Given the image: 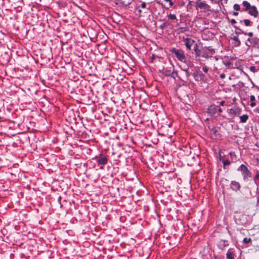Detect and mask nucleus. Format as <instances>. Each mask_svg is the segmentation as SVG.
Wrapping results in <instances>:
<instances>
[{
    "mask_svg": "<svg viewBox=\"0 0 259 259\" xmlns=\"http://www.w3.org/2000/svg\"><path fill=\"white\" fill-rule=\"evenodd\" d=\"M220 76L222 78H224L225 77V75L224 74H221Z\"/></svg>",
    "mask_w": 259,
    "mask_h": 259,
    "instance_id": "79ce46f5",
    "label": "nucleus"
},
{
    "mask_svg": "<svg viewBox=\"0 0 259 259\" xmlns=\"http://www.w3.org/2000/svg\"><path fill=\"white\" fill-rule=\"evenodd\" d=\"M108 162V158L106 156L100 154L99 157H97V162L98 165H104L107 164Z\"/></svg>",
    "mask_w": 259,
    "mask_h": 259,
    "instance_id": "6e6552de",
    "label": "nucleus"
},
{
    "mask_svg": "<svg viewBox=\"0 0 259 259\" xmlns=\"http://www.w3.org/2000/svg\"><path fill=\"white\" fill-rule=\"evenodd\" d=\"M170 51L172 54L175 55L178 60L182 62L187 63V58L183 50L176 48H172L170 49Z\"/></svg>",
    "mask_w": 259,
    "mask_h": 259,
    "instance_id": "f03ea898",
    "label": "nucleus"
},
{
    "mask_svg": "<svg viewBox=\"0 0 259 259\" xmlns=\"http://www.w3.org/2000/svg\"><path fill=\"white\" fill-rule=\"evenodd\" d=\"M241 111V109L239 108H236L235 109L231 108L229 109V113L230 114L237 116H239L240 115Z\"/></svg>",
    "mask_w": 259,
    "mask_h": 259,
    "instance_id": "f8f14e48",
    "label": "nucleus"
},
{
    "mask_svg": "<svg viewBox=\"0 0 259 259\" xmlns=\"http://www.w3.org/2000/svg\"><path fill=\"white\" fill-rule=\"evenodd\" d=\"M235 29V33L237 34H244V35H247V32L243 31L241 29L239 28V27H237V26H234Z\"/></svg>",
    "mask_w": 259,
    "mask_h": 259,
    "instance_id": "aec40b11",
    "label": "nucleus"
},
{
    "mask_svg": "<svg viewBox=\"0 0 259 259\" xmlns=\"http://www.w3.org/2000/svg\"><path fill=\"white\" fill-rule=\"evenodd\" d=\"M255 178L256 179H259V172L258 173H257L255 175Z\"/></svg>",
    "mask_w": 259,
    "mask_h": 259,
    "instance_id": "a19ab883",
    "label": "nucleus"
},
{
    "mask_svg": "<svg viewBox=\"0 0 259 259\" xmlns=\"http://www.w3.org/2000/svg\"><path fill=\"white\" fill-rule=\"evenodd\" d=\"M201 56L206 59H208L212 57V56L210 55V54L207 52V51L203 49L202 50V54Z\"/></svg>",
    "mask_w": 259,
    "mask_h": 259,
    "instance_id": "6ab92c4d",
    "label": "nucleus"
},
{
    "mask_svg": "<svg viewBox=\"0 0 259 259\" xmlns=\"http://www.w3.org/2000/svg\"><path fill=\"white\" fill-rule=\"evenodd\" d=\"M195 8L197 10L200 9L204 13L211 11L210 6L207 4L205 1L197 0Z\"/></svg>",
    "mask_w": 259,
    "mask_h": 259,
    "instance_id": "7ed1b4c3",
    "label": "nucleus"
},
{
    "mask_svg": "<svg viewBox=\"0 0 259 259\" xmlns=\"http://www.w3.org/2000/svg\"><path fill=\"white\" fill-rule=\"evenodd\" d=\"M191 64L192 63H191L190 61H189L188 63H187L188 66H190Z\"/></svg>",
    "mask_w": 259,
    "mask_h": 259,
    "instance_id": "37998d69",
    "label": "nucleus"
},
{
    "mask_svg": "<svg viewBox=\"0 0 259 259\" xmlns=\"http://www.w3.org/2000/svg\"><path fill=\"white\" fill-rule=\"evenodd\" d=\"M255 100V98L254 97V96L253 95H251L250 96V101L251 102V103L250 104V106L251 107H254L255 105H256V103L255 102H254Z\"/></svg>",
    "mask_w": 259,
    "mask_h": 259,
    "instance_id": "b1692460",
    "label": "nucleus"
},
{
    "mask_svg": "<svg viewBox=\"0 0 259 259\" xmlns=\"http://www.w3.org/2000/svg\"><path fill=\"white\" fill-rule=\"evenodd\" d=\"M203 49H205L207 51V52L210 54V55L212 56V55H213L215 54V50L213 48H212L211 47H205Z\"/></svg>",
    "mask_w": 259,
    "mask_h": 259,
    "instance_id": "412c9836",
    "label": "nucleus"
},
{
    "mask_svg": "<svg viewBox=\"0 0 259 259\" xmlns=\"http://www.w3.org/2000/svg\"><path fill=\"white\" fill-rule=\"evenodd\" d=\"M222 112V110L220 106H217V113H219L218 115H220V113Z\"/></svg>",
    "mask_w": 259,
    "mask_h": 259,
    "instance_id": "2f4dec72",
    "label": "nucleus"
},
{
    "mask_svg": "<svg viewBox=\"0 0 259 259\" xmlns=\"http://www.w3.org/2000/svg\"><path fill=\"white\" fill-rule=\"evenodd\" d=\"M133 0H119V4L122 6L127 7L132 2Z\"/></svg>",
    "mask_w": 259,
    "mask_h": 259,
    "instance_id": "a211bd4d",
    "label": "nucleus"
},
{
    "mask_svg": "<svg viewBox=\"0 0 259 259\" xmlns=\"http://www.w3.org/2000/svg\"><path fill=\"white\" fill-rule=\"evenodd\" d=\"M164 74L166 76H170L171 77L175 78L174 74H176L177 77H178V73L177 71H175L174 69L173 71L170 73L169 71L165 70L164 72Z\"/></svg>",
    "mask_w": 259,
    "mask_h": 259,
    "instance_id": "f3484780",
    "label": "nucleus"
},
{
    "mask_svg": "<svg viewBox=\"0 0 259 259\" xmlns=\"http://www.w3.org/2000/svg\"><path fill=\"white\" fill-rule=\"evenodd\" d=\"M238 171L241 172L243 176V179L244 181H246L248 178H251L252 175L251 172L248 169L246 166L244 164H241L238 168Z\"/></svg>",
    "mask_w": 259,
    "mask_h": 259,
    "instance_id": "20e7f679",
    "label": "nucleus"
},
{
    "mask_svg": "<svg viewBox=\"0 0 259 259\" xmlns=\"http://www.w3.org/2000/svg\"><path fill=\"white\" fill-rule=\"evenodd\" d=\"M230 22L232 25H234L236 23V21L234 19H232L231 20Z\"/></svg>",
    "mask_w": 259,
    "mask_h": 259,
    "instance_id": "4c0bfd02",
    "label": "nucleus"
},
{
    "mask_svg": "<svg viewBox=\"0 0 259 259\" xmlns=\"http://www.w3.org/2000/svg\"><path fill=\"white\" fill-rule=\"evenodd\" d=\"M220 160L222 161V162H223V163L224 164V167H225V166L226 165H229L230 164V161L229 160H228V159H227V160L223 159V158H222L221 156H220Z\"/></svg>",
    "mask_w": 259,
    "mask_h": 259,
    "instance_id": "a878e982",
    "label": "nucleus"
},
{
    "mask_svg": "<svg viewBox=\"0 0 259 259\" xmlns=\"http://www.w3.org/2000/svg\"><path fill=\"white\" fill-rule=\"evenodd\" d=\"M223 63L226 66H229L231 64V63L229 61H224Z\"/></svg>",
    "mask_w": 259,
    "mask_h": 259,
    "instance_id": "473e14b6",
    "label": "nucleus"
},
{
    "mask_svg": "<svg viewBox=\"0 0 259 259\" xmlns=\"http://www.w3.org/2000/svg\"><path fill=\"white\" fill-rule=\"evenodd\" d=\"M243 241L244 243L247 244V243H248L250 242L251 241V239L250 238H247V237H246V238H244L243 239Z\"/></svg>",
    "mask_w": 259,
    "mask_h": 259,
    "instance_id": "c85d7f7f",
    "label": "nucleus"
},
{
    "mask_svg": "<svg viewBox=\"0 0 259 259\" xmlns=\"http://www.w3.org/2000/svg\"><path fill=\"white\" fill-rule=\"evenodd\" d=\"M229 245V243L227 240H221L219 242V247L220 249L223 250L225 247Z\"/></svg>",
    "mask_w": 259,
    "mask_h": 259,
    "instance_id": "dca6fc26",
    "label": "nucleus"
},
{
    "mask_svg": "<svg viewBox=\"0 0 259 259\" xmlns=\"http://www.w3.org/2000/svg\"><path fill=\"white\" fill-rule=\"evenodd\" d=\"M207 112L210 115H214L217 113V106L214 104L210 105L207 110Z\"/></svg>",
    "mask_w": 259,
    "mask_h": 259,
    "instance_id": "9d476101",
    "label": "nucleus"
},
{
    "mask_svg": "<svg viewBox=\"0 0 259 259\" xmlns=\"http://www.w3.org/2000/svg\"><path fill=\"white\" fill-rule=\"evenodd\" d=\"M240 122L245 123L248 119V116L247 114H244L241 116H240Z\"/></svg>",
    "mask_w": 259,
    "mask_h": 259,
    "instance_id": "4be33fe9",
    "label": "nucleus"
},
{
    "mask_svg": "<svg viewBox=\"0 0 259 259\" xmlns=\"http://www.w3.org/2000/svg\"><path fill=\"white\" fill-rule=\"evenodd\" d=\"M138 12L139 13V16H140V14L142 13V10L140 9L138 10Z\"/></svg>",
    "mask_w": 259,
    "mask_h": 259,
    "instance_id": "c03bdc74",
    "label": "nucleus"
},
{
    "mask_svg": "<svg viewBox=\"0 0 259 259\" xmlns=\"http://www.w3.org/2000/svg\"><path fill=\"white\" fill-rule=\"evenodd\" d=\"M167 17L168 19L171 20H175L177 19V17L175 14H170L169 15H167Z\"/></svg>",
    "mask_w": 259,
    "mask_h": 259,
    "instance_id": "cd10ccee",
    "label": "nucleus"
},
{
    "mask_svg": "<svg viewBox=\"0 0 259 259\" xmlns=\"http://www.w3.org/2000/svg\"><path fill=\"white\" fill-rule=\"evenodd\" d=\"M225 103V101H222L220 103V105H221V106H224V104Z\"/></svg>",
    "mask_w": 259,
    "mask_h": 259,
    "instance_id": "58836bf2",
    "label": "nucleus"
},
{
    "mask_svg": "<svg viewBox=\"0 0 259 259\" xmlns=\"http://www.w3.org/2000/svg\"><path fill=\"white\" fill-rule=\"evenodd\" d=\"M259 44V38L257 37L248 38L245 42V45L248 47L256 46Z\"/></svg>",
    "mask_w": 259,
    "mask_h": 259,
    "instance_id": "39448f33",
    "label": "nucleus"
},
{
    "mask_svg": "<svg viewBox=\"0 0 259 259\" xmlns=\"http://www.w3.org/2000/svg\"><path fill=\"white\" fill-rule=\"evenodd\" d=\"M193 76L195 80L197 81H201L203 80L205 77V75L200 70L194 72L193 73Z\"/></svg>",
    "mask_w": 259,
    "mask_h": 259,
    "instance_id": "0eeeda50",
    "label": "nucleus"
},
{
    "mask_svg": "<svg viewBox=\"0 0 259 259\" xmlns=\"http://www.w3.org/2000/svg\"><path fill=\"white\" fill-rule=\"evenodd\" d=\"M193 50L195 53V56L196 57H200L202 54V50H200L198 48V45L197 44H195Z\"/></svg>",
    "mask_w": 259,
    "mask_h": 259,
    "instance_id": "2eb2a0df",
    "label": "nucleus"
},
{
    "mask_svg": "<svg viewBox=\"0 0 259 259\" xmlns=\"http://www.w3.org/2000/svg\"><path fill=\"white\" fill-rule=\"evenodd\" d=\"M243 21L245 26L246 27H250L253 24V22L249 19H244Z\"/></svg>",
    "mask_w": 259,
    "mask_h": 259,
    "instance_id": "5701e85b",
    "label": "nucleus"
},
{
    "mask_svg": "<svg viewBox=\"0 0 259 259\" xmlns=\"http://www.w3.org/2000/svg\"><path fill=\"white\" fill-rule=\"evenodd\" d=\"M167 26V23H163L162 24H161L159 26V28L161 29H164L165 27Z\"/></svg>",
    "mask_w": 259,
    "mask_h": 259,
    "instance_id": "c756f323",
    "label": "nucleus"
},
{
    "mask_svg": "<svg viewBox=\"0 0 259 259\" xmlns=\"http://www.w3.org/2000/svg\"><path fill=\"white\" fill-rule=\"evenodd\" d=\"M230 188L233 191L237 192L240 191L241 186L238 182L232 181L230 183Z\"/></svg>",
    "mask_w": 259,
    "mask_h": 259,
    "instance_id": "1a4fd4ad",
    "label": "nucleus"
},
{
    "mask_svg": "<svg viewBox=\"0 0 259 259\" xmlns=\"http://www.w3.org/2000/svg\"><path fill=\"white\" fill-rule=\"evenodd\" d=\"M226 2V3H227L228 0H225Z\"/></svg>",
    "mask_w": 259,
    "mask_h": 259,
    "instance_id": "09e8293b",
    "label": "nucleus"
},
{
    "mask_svg": "<svg viewBox=\"0 0 259 259\" xmlns=\"http://www.w3.org/2000/svg\"><path fill=\"white\" fill-rule=\"evenodd\" d=\"M256 111H257L258 113H259V108H256Z\"/></svg>",
    "mask_w": 259,
    "mask_h": 259,
    "instance_id": "de8ad7c7",
    "label": "nucleus"
},
{
    "mask_svg": "<svg viewBox=\"0 0 259 259\" xmlns=\"http://www.w3.org/2000/svg\"><path fill=\"white\" fill-rule=\"evenodd\" d=\"M243 7L241 9L239 4L233 5V9L236 11L246 12L250 16L257 18L259 16V12L255 6H251L247 1H243L242 3Z\"/></svg>",
    "mask_w": 259,
    "mask_h": 259,
    "instance_id": "f257e3e1",
    "label": "nucleus"
},
{
    "mask_svg": "<svg viewBox=\"0 0 259 259\" xmlns=\"http://www.w3.org/2000/svg\"><path fill=\"white\" fill-rule=\"evenodd\" d=\"M184 71L185 72V77L184 79H182L181 80L183 82V85H186L187 81L189 80L190 74L189 73L188 68H186V69H184Z\"/></svg>",
    "mask_w": 259,
    "mask_h": 259,
    "instance_id": "ddd939ff",
    "label": "nucleus"
},
{
    "mask_svg": "<svg viewBox=\"0 0 259 259\" xmlns=\"http://www.w3.org/2000/svg\"><path fill=\"white\" fill-rule=\"evenodd\" d=\"M146 6V3L145 2H142L141 5L142 8H145Z\"/></svg>",
    "mask_w": 259,
    "mask_h": 259,
    "instance_id": "e433bc0d",
    "label": "nucleus"
},
{
    "mask_svg": "<svg viewBox=\"0 0 259 259\" xmlns=\"http://www.w3.org/2000/svg\"><path fill=\"white\" fill-rule=\"evenodd\" d=\"M247 35L249 36L248 38H251L253 37V33L252 32H247Z\"/></svg>",
    "mask_w": 259,
    "mask_h": 259,
    "instance_id": "f704fd0d",
    "label": "nucleus"
},
{
    "mask_svg": "<svg viewBox=\"0 0 259 259\" xmlns=\"http://www.w3.org/2000/svg\"><path fill=\"white\" fill-rule=\"evenodd\" d=\"M236 257V253L233 248H230L228 249L226 253L227 259H235Z\"/></svg>",
    "mask_w": 259,
    "mask_h": 259,
    "instance_id": "9b49d317",
    "label": "nucleus"
},
{
    "mask_svg": "<svg viewBox=\"0 0 259 259\" xmlns=\"http://www.w3.org/2000/svg\"><path fill=\"white\" fill-rule=\"evenodd\" d=\"M164 1L169 3V7L173 5V3L172 2L171 0H164Z\"/></svg>",
    "mask_w": 259,
    "mask_h": 259,
    "instance_id": "c9c22d12",
    "label": "nucleus"
},
{
    "mask_svg": "<svg viewBox=\"0 0 259 259\" xmlns=\"http://www.w3.org/2000/svg\"><path fill=\"white\" fill-rule=\"evenodd\" d=\"M213 58H214L215 59V60H217V61L218 60V57H216V56L214 57Z\"/></svg>",
    "mask_w": 259,
    "mask_h": 259,
    "instance_id": "a18cd8bd",
    "label": "nucleus"
},
{
    "mask_svg": "<svg viewBox=\"0 0 259 259\" xmlns=\"http://www.w3.org/2000/svg\"><path fill=\"white\" fill-rule=\"evenodd\" d=\"M187 67H184V68H181V69L184 71V69H186V68H187Z\"/></svg>",
    "mask_w": 259,
    "mask_h": 259,
    "instance_id": "49530a36",
    "label": "nucleus"
},
{
    "mask_svg": "<svg viewBox=\"0 0 259 259\" xmlns=\"http://www.w3.org/2000/svg\"><path fill=\"white\" fill-rule=\"evenodd\" d=\"M183 39L185 42V46L187 50H190L191 49L192 46L195 42V40L188 37H183Z\"/></svg>",
    "mask_w": 259,
    "mask_h": 259,
    "instance_id": "423d86ee",
    "label": "nucleus"
},
{
    "mask_svg": "<svg viewBox=\"0 0 259 259\" xmlns=\"http://www.w3.org/2000/svg\"><path fill=\"white\" fill-rule=\"evenodd\" d=\"M209 68L207 66H204L202 68V70L205 72L207 73L208 71Z\"/></svg>",
    "mask_w": 259,
    "mask_h": 259,
    "instance_id": "72a5a7b5",
    "label": "nucleus"
},
{
    "mask_svg": "<svg viewBox=\"0 0 259 259\" xmlns=\"http://www.w3.org/2000/svg\"><path fill=\"white\" fill-rule=\"evenodd\" d=\"M174 76H175V78L176 77V76H177L176 75V74H174Z\"/></svg>",
    "mask_w": 259,
    "mask_h": 259,
    "instance_id": "8fccbe9b",
    "label": "nucleus"
},
{
    "mask_svg": "<svg viewBox=\"0 0 259 259\" xmlns=\"http://www.w3.org/2000/svg\"><path fill=\"white\" fill-rule=\"evenodd\" d=\"M211 132L215 137H217L219 135L218 130L214 127L211 128Z\"/></svg>",
    "mask_w": 259,
    "mask_h": 259,
    "instance_id": "bb28decb",
    "label": "nucleus"
},
{
    "mask_svg": "<svg viewBox=\"0 0 259 259\" xmlns=\"http://www.w3.org/2000/svg\"><path fill=\"white\" fill-rule=\"evenodd\" d=\"M238 14H238V12H233V15L234 16H238Z\"/></svg>",
    "mask_w": 259,
    "mask_h": 259,
    "instance_id": "ea45409f",
    "label": "nucleus"
},
{
    "mask_svg": "<svg viewBox=\"0 0 259 259\" xmlns=\"http://www.w3.org/2000/svg\"><path fill=\"white\" fill-rule=\"evenodd\" d=\"M250 70L253 72H255L256 71V68L254 66H251L249 68Z\"/></svg>",
    "mask_w": 259,
    "mask_h": 259,
    "instance_id": "7c9ffc66",
    "label": "nucleus"
},
{
    "mask_svg": "<svg viewBox=\"0 0 259 259\" xmlns=\"http://www.w3.org/2000/svg\"><path fill=\"white\" fill-rule=\"evenodd\" d=\"M229 155L230 156L232 161H236L237 160V156L234 152H230L229 153Z\"/></svg>",
    "mask_w": 259,
    "mask_h": 259,
    "instance_id": "393cba45",
    "label": "nucleus"
},
{
    "mask_svg": "<svg viewBox=\"0 0 259 259\" xmlns=\"http://www.w3.org/2000/svg\"><path fill=\"white\" fill-rule=\"evenodd\" d=\"M231 39L235 41V47H239L241 46V41L239 40L238 35H234L233 37H231Z\"/></svg>",
    "mask_w": 259,
    "mask_h": 259,
    "instance_id": "4468645a",
    "label": "nucleus"
}]
</instances>
